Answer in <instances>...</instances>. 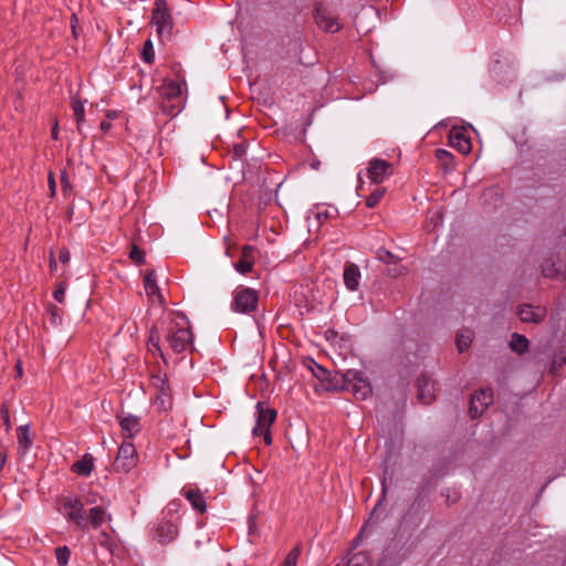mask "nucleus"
<instances>
[{
    "label": "nucleus",
    "mask_w": 566,
    "mask_h": 566,
    "mask_svg": "<svg viewBox=\"0 0 566 566\" xmlns=\"http://www.w3.org/2000/svg\"><path fill=\"white\" fill-rule=\"evenodd\" d=\"M231 310L235 313L250 314L256 310L259 293L251 287L240 285L233 293Z\"/></svg>",
    "instance_id": "f257e3e1"
},
{
    "label": "nucleus",
    "mask_w": 566,
    "mask_h": 566,
    "mask_svg": "<svg viewBox=\"0 0 566 566\" xmlns=\"http://www.w3.org/2000/svg\"><path fill=\"white\" fill-rule=\"evenodd\" d=\"M276 410L266 407L264 402L256 403V423L252 430L254 436H263L264 443L270 446L272 443V436L270 428L276 419Z\"/></svg>",
    "instance_id": "f03ea898"
},
{
    "label": "nucleus",
    "mask_w": 566,
    "mask_h": 566,
    "mask_svg": "<svg viewBox=\"0 0 566 566\" xmlns=\"http://www.w3.org/2000/svg\"><path fill=\"white\" fill-rule=\"evenodd\" d=\"M166 340L176 354H182L188 348L193 350V333L190 327H181L176 324L169 328Z\"/></svg>",
    "instance_id": "7ed1b4c3"
},
{
    "label": "nucleus",
    "mask_w": 566,
    "mask_h": 566,
    "mask_svg": "<svg viewBox=\"0 0 566 566\" xmlns=\"http://www.w3.org/2000/svg\"><path fill=\"white\" fill-rule=\"evenodd\" d=\"M151 22L157 28L158 35L170 38L174 29V21L166 0H155Z\"/></svg>",
    "instance_id": "20e7f679"
},
{
    "label": "nucleus",
    "mask_w": 566,
    "mask_h": 566,
    "mask_svg": "<svg viewBox=\"0 0 566 566\" xmlns=\"http://www.w3.org/2000/svg\"><path fill=\"white\" fill-rule=\"evenodd\" d=\"M340 378L346 389H352L356 397L366 399L371 395V386L361 371L348 369L346 373L340 374Z\"/></svg>",
    "instance_id": "39448f33"
},
{
    "label": "nucleus",
    "mask_w": 566,
    "mask_h": 566,
    "mask_svg": "<svg viewBox=\"0 0 566 566\" xmlns=\"http://www.w3.org/2000/svg\"><path fill=\"white\" fill-rule=\"evenodd\" d=\"M151 534L157 543L161 545L169 544L179 534V523L174 518L161 517L153 524Z\"/></svg>",
    "instance_id": "423d86ee"
},
{
    "label": "nucleus",
    "mask_w": 566,
    "mask_h": 566,
    "mask_svg": "<svg viewBox=\"0 0 566 566\" xmlns=\"http://www.w3.org/2000/svg\"><path fill=\"white\" fill-rule=\"evenodd\" d=\"M138 454L132 442L124 441L119 448L117 457L114 461V469L117 472H129L137 465Z\"/></svg>",
    "instance_id": "0eeeda50"
},
{
    "label": "nucleus",
    "mask_w": 566,
    "mask_h": 566,
    "mask_svg": "<svg viewBox=\"0 0 566 566\" xmlns=\"http://www.w3.org/2000/svg\"><path fill=\"white\" fill-rule=\"evenodd\" d=\"M493 403V391L491 388L475 391L470 399L469 416L476 419L483 415L486 408Z\"/></svg>",
    "instance_id": "6e6552de"
},
{
    "label": "nucleus",
    "mask_w": 566,
    "mask_h": 566,
    "mask_svg": "<svg viewBox=\"0 0 566 566\" xmlns=\"http://www.w3.org/2000/svg\"><path fill=\"white\" fill-rule=\"evenodd\" d=\"M392 174L394 167L390 163L379 158H373L369 160L367 177L373 184L379 185L389 178Z\"/></svg>",
    "instance_id": "1a4fd4ad"
},
{
    "label": "nucleus",
    "mask_w": 566,
    "mask_h": 566,
    "mask_svg": "<svg viewBox=\"0 0 566 566\" xmlns=\"http://www.w3.org/2000/svg\"><path fill=\"white\" fill-rule=\"evenodd\" d=\"M314 20L318 28L325 32L335 33L342 28L339 21L321 2L314 6Z\"/></svg>",
    "instance_id": "9d476101"
},
{
    "label": "nucleus",
    "mask_w": 566,
    "mask_h": 566,
    "mask_svg": "<svg viewBox=\"0 0 566 566\" xmlns=\"http://www.w3.org/2000/svg\"><path fill=\"white\" fill-rule=\"evenodd\" d=\"M417 398L423 405H430L436 399L434 381L427 375H420L416 380Z\"/></svg>",
    "instance_id": "9b49d317"
},
{
    "label": "nucleus",
    "mask_w": 566,
    "mask_h": 566,
    "mask_svg": "<svg viewBox=\"0 0 566 566\" xmlns=\"http://www.w3.org/2000/svg\"><path fill=\"white\" fill-rule=\"evenodd\" d=\"M65 509H67L69 518L80 528L87 526V517L84 512V504L81 500L75 499L65 502Z\"/></svg>",
    "instance_id": "f8f14e48"
},
{
    "label": "nucleus",
    "mask_w": 566,
    "mask_h": 566,
    "mask_svg": "<svg viewBox=\"0 0 566 566\" xmlns=\"http://www.w3.org/2000/svg\"><path fill=\"white\" fill-rule=\"evenodd\" d=\"M449 144L461 154H469L472 149L471 139L461 128H452L449 133Z\"/></svg>",
    "instance_id": "ddd939ff"
},
{
    "label": "nucleus",
    "mask_w": 566,
    "mask_h": 566,
    "mask_svg": "<svg viewBox=\"0 0 566 566\" xmlns=\"http://www.w3.org/2000/svg\"><path fill=\"white\" fill-rule=\"evenodd\" d=\"M546 315V310L544 307L537 306L533 307L530 304H523L520 306L518 316L522 322L525 323H541Z\"/></svg>",
    "instance_id": "4468645a"
},
{
    "label": "nucleus",
    "mask_w": 566,
    "mask_h": 566,
    "mask_svg": "<svg viewBox=\"0 0 566 566\" xmlns=\"http://www.w3.org/2000/svg\"><path fill=\"white\" fill-rule=\"evenodd\" d=\"M254 251L252 245H243L241 258L234 263V269L241 274H248L252 272L254 264Z\"/></svg>",
    "instance_id": "2eb2a0df"
},
{
    "label": "nucleus",
    "mask_w": 566,
    "mask_h": 566,
    "mask_svg": "<svg viewBox=\"0 0 566 566\" xmlns=\"http://www.w3.org/2000/svg\"><path fill=\"white\" fill-rule=\"evenodd\" d=\"M344 284L349 291H356L359 286L360 270L355 263L347 262L344 268Z\"/></svg>",
    "instance_id": "dca6fc26"
},
{
    "label": "nucleus",
    "mask_w": 566,
    "mask_h": 566,
    "mask_svg": "<svg viewBox=\"0 0 566 566\" xmlns=\"http://www.w3.org/2000/svg\"><path fill=\"white\" fill-rule=\"evenodd\" d=\"M144 289L148 297L157 296L160 303H164V296L157 284V275L155 270H147L144 276Z\"/></svg>",
    "instance_id": "f3484780"
},
{
    "label": "nucleus",
    "mask_w": 566,
    "mask_h": 566,
    "mask_svg": "<svg viewBox=\"0 0 566 566\" xmlns=\"http://www.w3.org/2000/svg\"><path fill=\"white\" fill-rule=\"evenodd\" d=\"M119 426L125 433L126 438H133L140 431L139 418L132 415L117 416Z\"/></svg>",
    "instance_id": "a211bd4d"
},
{
    "label": "nucleus",
    "mask_w": 566,
    "mask_h": 566,
    "mask_svg": "<svg viewBox=\"0 0 566 566\" xmlns=\"http://www.w3.org/2000/svg\"><path fill=\"white\" fill-rule=\"evenodd\" d=\"M185 497L190 502L191 506L200 512L205 513L207 510V503L203 494L199 489H188L184 491Z\"/></svg>",
    "instance_id": "6ab92c4d"
},
{
    "label": "nucleus",
    "mask_w": 566,
    "mask_h": 566,
    "mask_svg": "<svg viewBox=\"0 0 566 566\" xmlns=\"http://www.w3.org/2000/svg\"><path fill=\"white\" fill-rule=\"evenodd\" d=\"M94 468V458L92 454L86 453L82 457L81 460L74 462L71 467L72 472L82 475L88 476Z\"/></svg>",
    "instance_id": "aec40b11"
},
{
    "label": "nucleus",
    "mask_w": 566,
    "mask_h": 566,
    "mask_svg": "<svg viewBox=\"0 0 566 566\" xmlns=\"http://www.w3.org/2000/svg\"><path fill=\"white\" fill-rule=\"evenodd\" d=\"M163 98L181 102V86L175 81L167 82L161 87Z\"/></svg>",
    "instance_id": "412c9836"
},
{
    "label": "nucleus",
    "mask_w": 566,
    "mask_h": 566,
    "mask_svg": "<svg viewBox=\"0 0 566 566\" xmlns=\"http://www.w3.org/2000/svg\"><path fill=\"white\" fill-rule=\"evenodd\" d=\"M530 342L528 339L518 333L512 334L510 348L518 355H523L528 350Z\"/></svg>",
    "instance_id": "4be33fe9"
},
{
    "label": "nucleus",
    "mask_w": 566,
    "mask_h": 566,
    "mask_svg": "<svg viewBox=\"0 0 566 566\" xmlns=\"http://www.w3.org/2000/svg\"><path fill=\"white\" fill-rule=\"evenodd\" d=\"M19 450L25 453L32 446L29 426H20L17 429Z\"/></svg>",
    "instance_id": "5701e85b"
},
{
    "label": "nucleus",
    "mask_w": 566,
    "mask_h": 566,
    "mask_svg": "<svg viewBox=\"0 0 566 566\" xmlns=\"http://www.w3.org/2000/svg\"><path fill=\"white\" fill-rule=\"evenodd\" d=\"M436 158L440 163L444 172H449L453 169V155L447 149L439 148L436 150Z\"/></svg>",
    "instance_id": "b1692460"
},
{
    "label": "nucleus",
    "mask_w": 566,
    "mask_h": 566,
    "mask_svg": "<svg viewBox=\"0 0 566 566\" xmlns=\"http://www.w3.org/2000/svg\"><path fill=\"white\" fill-rule=\"evenodd\" d=\"M106 512L102 506H94L90 510L87 524L90 523L94 528H98L105 521Z\"/></svg>",
    "instance_id": "393cba45"
},
{
    "label": "nucleus",
    "mask_w": 566,
    "mask_h": 566,
    "mask_svg": "<svg viewBox=\"0 0 566 566\" xmlns=\"http://www.w3.org/2000/svg\"><path fill=\"white\" fill-rule=\"evenodd\" d=\"M155 405L159 410L167 411L171 409L172 407V398L168 390H166L164 387L160 388L159 394L157 395L155 399Z\"/></svg>",
    "instance_id": "a878e982"
},
{
    "label": "nucleus",
    "mask_w": 566,
    "mask_h": 566,
    "mask_svg": "<svg viewBox=\"0 0 566 566\" xmlns=\"http://www.w3.org/2000/svg\"><path fill=\"white\" fill-rule=\"evenodd\" d=\"M543 275L552 279H565V273L562 270V266L556 264L555 262H547L543 265L542 269Z\"/></svg>",
    "instance_id": "bb28decb"
},
{
    "label": "nucleus",
    "mask_w": 566,
    "mask_h": 566,
    "mask_svg": "<svg viewBox=\"0 0 566 566\" xmlns=\"http://www.w3.org/2000/svg\"><path fill=\"white\" fill-rule=\"evenodd\" d=\"M46 314L49 316L50 324L54 327H57L62 324V314L63 311L56 305L49 303L46 305Z\"/></svg>",
    "instance_id": "cd10ccee"
},
{
    "label": "nucleus",
    "mask_w": 566,
    "mask_h": 566,
    "mask_svg": "<svg viewBox=\"0 0 566 566\" xmlns=\"http://www.w3.org/2000/svg\"><path fill=\"white\" fill-rule=\"evenodd\" d=\"M160 109L163 113L174 117L180 113L181 102L163 98V102L160 104Z\"/></svg>",
    "instance_id": "c85d7f7f"
},
{
    "label": "nucleus",
    "mask_w": 566,
    "mask_h": 566,
    "mask_svg": "<svg viewBox=\"0 0 566 566\" xmlns=\"http://www.w3.org/2000/svg\"><path fill=\"white\" fill-rule=\"evenodd\" d=\"M72 109L77 124V132L82 134V123L84 122V105L80 99H73Z\"/></svg>",
    "instance_id": "c756f323"
},
{
    "label": "nucleus",
    "mask_w": 566,
    "mask_h": 566,
    "mask_svg": "<svg viewBox=\"0 0 566 566\" xmlns=\"http://www.w3.org/2000/svg\"><path fill=\"white\" fill-rule=\"evenodd\" d=\"M386 189L382 187H377L367 198H366V206L368 208H375L381 198L385 195Z\"/></svg>",
    "instance_id": "7c9ffc66"
},
{
    "label": "nucleus",
    "mask_w": 566,
    "mask_h": 566,
    "mask_svg": "<svg viewBox=\"0 0 566 566\" xmlns=\"http://www.w3.org/2000/svg\"><path fill=\"white\" fill-rule=\"evenodd\" d=\"M301 551H302V545L298 543L286 555V557L283 562V566H296L297 559L301 555Z\"/></svg>",
    "instance_id": "2f4dec72"
},
{
    "label": "nucleus",
    "mask_w": 566,
    "mask_h": 566,
    "mask_svg": "<svg viewBox=\"0 0 566 566\" xmlns=\"http://www.w3.org/2000/svg\"><path fill=\"white\" fill-rule=\"evenodd\" d=\"M71 551L67 546H59L55 548V557L59 566H65L69 563Z\"/></svg>",
    "instance_id": "473e14b6"
},
{
    "label": "nucleus",
    "mask_w": 566,
    "mask_h": 566,
    "mask_svg": "<svg viewBox=\"0 0 566 566\" xmlns=\"http://www.w3.org/2000/svg\"><path fill=\"white\" fill-rule=\"evenodd\" d=\"M312 364H313V368H312V373L313 375L318 379L321 380L322 382H326V380L329 379L331 377V371L327 370L325 367L318 365L317 363H315L314 360H312Z\"/></svg>",
    "instance_id": "72a5a7b5"
},
{
    "label": "nucleus",
    "mask_w": 566,
    "mask_h": 566,
    "mask_svg": "<svg viewBox=\"0 0 566 566\" xmlns=\"http://www.w3.org/2000/svg\"><path fill=\"white\" fill-rule=\"evenodd\" d=\"M129 259L137 265H142L146 262L145 251L139 249L136 244H133L129 251Z\"/></svg>",
    "instance_id": "f704fd0d"
},
{
    "label": "nucleus",
    "mask_w": 566,
    "mask_h": 566,
    "mask_svg": "<svg viewBox=\"0 0 566 566\" xmlns=\"http://www.w3.org/2000/svg\"><path fill=\"white\" fill-rule=\"evenodd\" d=\"M326 390L346 389L345 384L342 382L340 374H335L334 376L331 375L329 379L326 380Z\"/></svg>",
    "instance_id": "c9c22d12"
},
{
    "label": "nucleus",
    "mask_w": 566,
    "mask_h": 566,
    "mask_svg": "<svg viewBox=\"0 0 566 566\" xmlns=\"http://www.w3.org/2000/svg\"><path fill=\"white\" fill-rule=\"evenodd\" d=\"M178 509H179V503L177 501H171L167 505L166 510L164 511L163 517H165V518H174V520H176L179 523L180 518L177 515Z\"/></svg>",
    "instance_id": "e433bc0d"
},
{
    "label": "nucleus",
    "mask_w": 566,
    "mask_h": 566,
    "mask_svg": "<svg viewBox=\"0 0 566 566\" xmlns=\"http://www.w3.org/2000/svg\"><path fill=\"white\" fill-rule=\"evenodd\" d=\"M142 57L146 63H151L154 61L155 53H154V48H153V43L150 40H147L144 43V48L142 51Z\"/></svg>",
    "instance_id": "4c0bfd02"
},
{
    "label": "nucleus",
    "mask_w": 566,
    "mask_h": 566,
    "mask_svg": "<svg viewBox=\"0 0 566 566\" xmlns=\"http://www.w3.org/2000/svg\"><path fill=\"white\" fill-rule=\"evenodd\" d=\"M378 260L385 263H396L397 258L387 249L379 248L376 252Z\"/></svg>",
    "instance_id": "58836bf2"
},
{
    "label": "nucleus",
    "mask_w": 566,
    "mask_h": 566,
    "mask_svg": "<svg viewBox=\"0 0 566 566\" xmlns=\"http://www.w3.org/2000/svg\"><path fill=\"white\" fill-rule=\"evenodd\" d=\"M247 155V144L244 142L233 144L232 157L234 159H243Z\"/></svg>",
    "instance_id": "ea45409f"
},
{
    "label": "nucleus",
    "mask_w": 566,
    "mask_h": 566,
    "mask_svg": "<svg viewBox=\"0 0 566 566\" xmlns=\"http://www.w3.org/2000/svg\"><path fill=\"white\" fill-rule=\"evenodd\" d=\"M367 556L364 553H356L348 559L347 566H366Z\"/></svg>",
    "instance_id": "a19ab883"
},
{
    "label": "nucleus",
    "mask_w": 566,
    "mask_h": 566,
    "mask_svg": "<svg viewBox=\"0 0 566 566\" xmlns=\"http://www.w3.org/2000/svg\"><path fill=\"white\" fill-rule=\"evenodd\" d=\"M566 365V357L564 356H556L553 359L552 366H551V373L554 375H557L559 370L563 369V367Z\"/></svg>",
    "instance_id": "79ce46f5"
},
{
    "label": "nucleus",
    "mask_w": 566,
    "mask_h": 566,
    "mask_svg": "<svg viewBox=\"0 0 566 566\" xmlns=\"http://www.w3.org/2000/svg\"><path fill=\"white\" fill-rule=\"evenodd\" d=\"M471 338L463 334L457 335V346L460 353H463L470 347Z\"/></svg>",
    "instance_id": "37998d69"
},
{
    "label": "nucleus",
    "mask_w": 566,
    "mask_h": 566,
    "mask_svg": "<svg viewBox=\"0 0 566 566\" xmlns=\"http://www.w3.org/2000/svg\"><path fill=\"white\" fill-rule=\"evenodd\" d=\"M61 185H62V191L65 196H70L72 193V186L69 180V175L65 170L61 172Z\"/></svg>",
    "instance_id": "c03bdc74"
},
{
    "label": "nucleus",
    "mask_w": 566,
    "mask_h": 566,
    "mask_svg": "<svg viewBox=\"0 0 566 566\" xmlns=\"http://www.w3.org/2000/svg\"><path fill=\"white\" fill-rule=\"evenodd\" d=\"M66 291V284L64 282L59 283L53 292V297L56 302L63 303Z\"/></svg>",
    "instance_id": "a18cd8bd"
},
{
    "label": "nucleus",
    "mask_w": 566,
    "mask_h": 566,
    "mask_svg": "<svg viewBox=\"0 0 566 566\" xmlns=\"http://www.w3.org/2000/svg\"><path fill=\"white\" fill-rule=\"evenodd\" d=\"M0 415L3 420V426L6 427L7 430H10L11 429L10 415H9V408L6 403L1 405Z\"/></svg>",
    "instance_id": "49530a36"
},
{
    "label": "nucleus",
    "mask_w": 566,
    "mask_h": 566,
    "mask_svg": "<svg viewBox=\"0 0 566 566\" xmlns=\"http://www.w3.org/2000/svg\"><path fill=\"white\" fill-rule=\"evenodd\" d=\"M336 213H337L336 209H333V210L325 209L324 211H318L316 213V219L318 220V222H323L327 219L334 218Z\"/></svg>",
    "instance_id": "de8ad7c7"
},
{
    "label": "nucleus",
    "mask_w": 566,
    "mask_h": 566,
    "mask_svg": "<svg viewBox=\"0 0 566 566\" xmlns=\"http://www.w3.org/2000/svg\"><path fill=\"white\" fill-rule=\"evenodd\" d=\"M147 344H160V334H159V331L156 326H153L149 331V337H148V343Z\"/></svg>",
    "instance_id": "09e8293b"
},
{
    "label": "nucleus",
    "mask_w": 566,
    "mask_h": 566,
    "mask_svg": "<svg viewBox=\"0 0 566 566\" xmlns=\"http://www.w3.org/2000/svg\"><path fill=\"white\" fill-rule=\"evenodd\" d=\"M147 347H148V350H149L151 354H154V355H155V354H158V355L160 356V358L163 359V361H164L165 364H168L167 358H166V355H165V353L163 352V349H161V347H160V344H156V345H155V344H153V345L147 344Z\"/></svg>",
    "instance_id": "8fccbe9b"
},
{
    "label": "nucleus",
    "mask_w": 566,
    "mask_h": 566,
    "mask_svg": "<svg viewBox=\"0 0 566 566\" xmlns=\"http://www.w3.org/2000/svg\"><path fill=\"white\" fill-rule=\"evenodd\" d=\"M48 185H49V190H50V197L54 198L55 193H56V182H55V178H54L53 172L49 174Z\"/></svg>",
    "instance_id": "3c124183"
},
{
    "label": "nucleus",
    "mask_w": 566,
    "mask_h": 566,
    "mask_svg": "<svg viewBox=\"0 0 566 566\" xmlns=\"http://www.w3.org/2000/svg\"><path fill=\"white\" fill-rule=\"evenodd\" d=\"M59 261L62 264H67L70 262V251L66 248H62L59 252Z\"/></svg>",
    "instance_id": "603ef678"
},
{
    "label": "nucleus",
    "mask_w": 566,
    "mask_h": 566,
    "mask_svg": "<svg viewBox=\"0 0 566 566\" xmlns=\"http://www.w3.org/2000/svg\"><path fill=\"white\" fill-rule=\"evenodd\" d=\"M8 459V451L4 446L0 444V472L3 470Z\"/></svg>",
    "instance_id": "864d4df0"
},
{
    "label": "nucleus",
    "mask_w": 566,
    "mask_h": 566,
    "mask_svg": "<svg viewBox=\"0 0 566 566\" xmlns=\"http://www.w3.org/2000/svg\"><path fill=\"white\" fill-rule=\"evenodd\" d=\"M76 24H77V18H76L75 14H72V17H71V28H72V33H73V35L75 38L77 36Z\"/></svg>",
    "instance_id": "5fc2aeb1"
},
{
    "label": "nucleus",
    "mask_w": 566,
    "mask_h": 566,
    "mask_svg": "<svg viewBox=\"0 0 566 566\" xmlns=\"http://www.w3.org/2000/svg\"><path fill=\"white\" fill-rule=\"evenodd\" d=\"M49 266H50V271L52 273L56 271L57 265H56V261H55V258H54V254H53L52 251L50 253V264H49Z\"/></svg>",
    "instance_id": "6e6d98bb"
},
{
    "label": "nucleus",
    "mask_w": 566,
    "mask_h": 566,
    "mask_svg": "<svg viewBox=\"0 0 566 566\" xmlns=\"http://www.w3.org/2000/svg\"><path fill=\"white\" fill-rule=\"evenodd\" d=\"M73 214H74V206H73V203H71V205L69 206V208L66 209V219H67L69 221H71V220H72Z\"/></svg>",
    "instance_id": "4d7b16f0"
},
{
    "label": "nucleus",
    "mask_w": 566,
    "mask_h": 566,
    "mask_svg": "<svg viewBox=\"0 0 566 566\" xmlns=\"http://www.w3.org/2000/svg\"><path fill=\"white\" fill-rule=\"evenodd\" d=\"M51 135H52V138L53 139H57L59 137V126H57V122L54 124V126L52 127L51 129Z\"/></svg>",
    "instance_id": "13d9d810"
},
{
    "label": "nucleus",
    "mask_w": 566,
    "mask_h": 566,
    "mask_svg": "<svg viewBox=\"0 0 566 566\" xmlns=\"http://www.w3.org/2000/svg\"><path fill=\"white\" fill-rule=\"evenodd\" d=\"M386 493H387V481H386V479H384L381 481V500L385 499Z\"/></svg>",
    "instance_id": "bf43d9fd"
},
{
    "label": "nucleus",
    "mask_w": 566,
    "mask_h": 566,
    "mask_svg": "<svg viewBox=\"0 0 566 566\" xmlns=\"http://www.w3.org/2000/svg\"><path fill=\"white\" fill-rule=\"evenodd\" d=\"M413 505H418V506H423L424 505V502H423V499L421 497V495L419 494L418 497L416 499L415 503L412 504Z\"/></svg>",
    "instance_id": "052dcab7"
},
{
    "label": "nucleus",
    "mask_w": 566,
    "mask_h": 566,
    "mask_svg": "<svg viewBox=\"0 0 566 566\" xmlns=\"http://www.w3.org/2000/svg\"><path fill=\"white\" fill-rule=\"evenodd\" d=\"M319 165H321V163L318 160L311 163V167L316 170L319 168Z\"/></svg>",
    "instance_id": "680f3d73"
},
{
    "label": "nucleus",
    "mask_w": 566,
    "mask_h": 566,
    "mask_svg": "<svg viewBox=\"0 0 566 566\" xmlns=\"http://www.w3.org/2000/svg\"><path fill=\"white\" fill-rule=\"evenodd\" d=\"M380 505V501L378 502V504L376 505V507L373 510L371 514H370V520L376 517V514H377V509L378 506Z\"/></svg>",
    "instance_id": "e2e57ef3"
},
{
    "label": "nucleus",
    "mask_w": 566,
    "mask_h": 566,
    "mask_svg": "<svg viewBox=\"0 0 566 566\" xmlns=\"http://www.w3.org/2000/svg\"><path fill=\"white\" fill-rule=\"evenodd\" d=\"M17 373H18L19 376L22 375V367H21L20 363L17 364Z\"/></svg>",
    "instance_id": "0e129e2a"
},
{
    "label": "nucleus",
    "mask_w": 566,
    "mask_h": 566,
    "mask_svg": "<svg viewBox=\"0 0 566 566\" xmlns=\"http://www.w3.org/2000/svg\"><path fill=\"white\" fill-rule=\"evenodd\" d=\"M108 127H109V124H107V123H105V122H103V123L101 124V128H102L103 130H106Z\"/></svg>",
    "instance_id": "69168bd1"
}]
</instances>
